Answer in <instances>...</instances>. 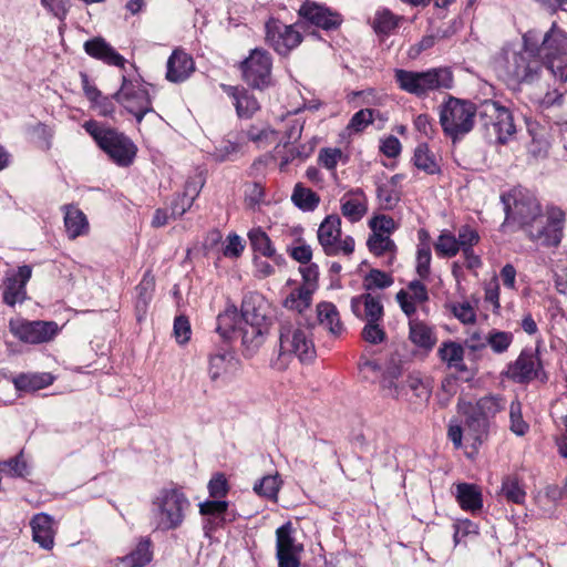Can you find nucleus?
Masks as SVG:
<instances>
[{
	"label": "nucleus",
	"instance_id": "64",
	"mask_svg": "<svg viewBox=\"0 0 567 567\" xmlns=\"http://www.w3.org/2000/svg\"><path fill=\"white\" fill-rule=\"evenodd\" d=\"M342 157L340 148H322L319 153V163L329 171H333Z\"/></svg>",
	"mask_w": 567,
	"mask_h": 567
},
{
	"label": "nucleus",
	"instance_id": "34",
	"mask_svg": "<svg viewBox=\"0 0 567 567\" xmlns=\"http://www.w3.org/2000/svg\"><path fill=\"white\" fill-rule=\"evenodd\" d=\"M200 186L194 181H187L184 192L178 194L172 202L171 215L174 218L183 216L193 206L199 195Z\"/></svg>",
	"mask_w": 567,
	"mask_h": 567
},
{
	"label": "nucleus",
	"instance_id": "27",
	"mask_svg": "<svg viewBox=\"0 0 567 567\" xmlns=\"http://www.w3.org/2000/svg\"><path fill=\"white\" fill-rule=\"evenodd\" d=\"M353 315L367 322L383 320V306L379 297L371 293H362L351 299Z\"/></svg>",
	"mask_w": 567,
	"mask_h": 567
},
{
	"label": "nucleus",
	"instance_id": "26",
	"mask_svg": "<svg viewBox=\"0 0 567 567\" xmlns=\"http://www.w3.org/2000/svg\"><path fill=\"white\" fill-rule=\"evenodd\" d=\"M241 320L244 326L269 329V318L265 311V302L258 295L245 297L241 303Z\"/></svg>",
	"mask_w": 567,
	"mask_h": 567
},
{
	"label": "nucleus",
	"instance_id": "63",
	"mask_svg": "<svg viewBox=\"0 0 567 567\" xmlns=\"http://www.w3.org/2000/svg\"><path fill=\"white\" fill-rule=\"evenodd\" d=\"M300 272L303 280L301 286L315 292L318 288V266L316 264H306L305 266L300 267Z\"/></svg>",
	"mask_w": 567,
	"mask_h": 567
},
{
	"label": "nucleus",
	"instance_id": "9",
	"mask_svg": "<svg viewBox=\"0 0 567 567\" xmlns=\"http://www.w3.org/2000/svg\"><path fill=\"white\" fill-rule=\"evenodd\" d=\"M538 51L551 74L560 82L567 81V32L556 22L544 34Z\"/></svg>",
	"mask_w": 567,
	"mask_h": 567
},
{
	"label": "nucleus",
	"instance_id": "16",
	"mask_svg": "<svg viewBox=\"0 0 567 567\" xmlns=\"http://www.w3.org/2000/svg\"><path fill=\"white\" fill-rule=\"evenodd\" d=\"M10 331L25 343H43L50 341L58 331V326L49 321L11 320Z\"/></svg>",
	"mask_w": 567,
	"mask_h": 567
},
{
	"label": "nucleus",
	"instance_id": "29",
	"mask_svg": "<svg viewBox=\"0 0 567 567\" xmlns=\"http://www.w3.org/2000/svg\"><path fill=\"white\" fill-rule=\"evenodd\" d=\"M64 227L70 239H75L89 233L90 225L86 215L74 205H64Z\"/></svg>",
	"mask_w": 567,
	"mask_h": 567
},
{
	"label": "nucleus",
	"instance_id": "48",
	"mask_svg": "<svg viewBox=\"0 0 567 567\" xmlns=\"http://www.w3.org/2000/svg\"><path fill=\"white\" fill-rule=\"evenodd\" d=\"M437 255L444 258H452L460 251L457 247L456 236L450 230H443L434 244Z\"/></svg>",
	"mask_w": 567,
	"mask_h": 567
},
{
	"label": "nucleus",
	"instance_id": "59",
	"mask_svg": "<svg viewBox=\"0 0 567 567\" xmlns=\"http://www.w3.org/2000/svg\"><path fill=\"white\" fill-rule=\"evenodd\" d=\"M382 321L367 322L362 329L361 336L365 342L371 344H379L386 339L385 330L383 329Z\"/></svg>",
	"mask_w": 567,
	"mask_h": 567
},
{
	"label": "nucleus",
	"instance_id": "11",
	"mask_svg": "<svg viewBox=\"0 0 567 567\" xmlns=\"http://www.w3.org/2000/svg\"><path fill=\"white\" fill-rule=\"evenodd\" d=\"M318 241L328 256H349L354 250V239L347 235L342 236L341 218L336 215H328L319 225L317 231Z\"/></svg>",
	"mask_w": 567,
	"mask_h": 567
},
{
	"label": "nucleus",
	"instance_id": "54",
	"mask_svg": "<svg viewBox=\"0 0 567 567\" xmlns=\"http://www.w3.org/2000/svg\"><path fill=\"white\" fill-rule=\"evenodd\" d=\"M393 284L391 275L379 269L370 270L363 279V288L365 290L384 289Z\"/></svg>",
	"mask_w": 567,
	"mask_h": 567
},
{
	"label": "nucleus",
	"instance_id": "12",
	"mask_svg": "<svg viewBox=\"0 0 567 567\" xmlns=\"http://www.w3.org/2000/svg\"><path fill=\"white\" fill-rule=\"evenodd\" d=\"M502 202L504 203L506 221L511 219L517 221L523 230H525L527 224L543 213L536 197L527 192L513 190L508 195H503Z\"/></svg>",
	"mask_w": 567,
	"mask_h": 567
},
{
	"label": "nucleus",
	"instance_id": "56",
	"mask_svg": "<svg viewBox=\"0 0 567 567\" xmlns=\"http://www.w3.org/2000/svg\"><path fill=\"white\" fill-rule=\"evenodd\" d=\"M509 420H511V431L518 435L523 436L527 433L529 426L523 420L522 414V404L518 401H513L509 405Z\"/></svg>",
	"mask_w": 567,
	"mask_h": 567
},
{
	"label": "nucleus",
	"instance_id": "39",
	"mask_svg": "<svg viewBox=\"0 0 567 567\" xmlns=\"http://www.w3.org/2000/svg\"><path fill=\"white\" fill-rule=\"evenodd\" d=\"M312 295V291L302 286H299L291 290L290 293L285 298L284 307L288 310L302 313L311 306Z\"/></svg>",
	"mask_w": 567,
	"mask_h": 567
},
{
	"label": "nucleus",
	"instance_id": "33",
	"mask_svg": "<svg viewBox=\"0 0 567 567\" xmlns=\"http://www.w3.org/2000/svg\"><path fill=\"white\" fill-rule=\"evenodd\" d=\"M290 199L291 203L303 213L315 212L321 202L320 196L302 183H297L293 186Z\"/></svg>",
	"mask_w": 567,
	"mask_h": 567
},
{
	"label": "nucleus",
	"instance_id": "44",
	"mask_svg": "<svg viewBox=\"0 0 567 567\" xmlns=\"http://www.w3.org/2000/svg\"><path fill=\"white\" fill-rule=\"evenodd\" d=\"M528 122V132L532 135V143L529 145V153L535 157H543L548 153L550 142L545 128H538Z\"/></svg>",
	"mask_w": 567,
	"mask_h": 567
},
{
	"label": "nucleus",
	"instance_id": "15",
	"mask_svg": "<svg viewBox=\"0 0 567 567\" xmlns=\"http://www.w3.org/2000/svg\"><path fill=\"white\" fill-rule=\"evenodd\" d=\"M297 24H285L278 19L266 22V42L279 54L286 55L297 48L301 41V33L296 29Z\"/></svg>",
	"mask_w": 567,
	"mask_h": 567
},
{
	"label": "nucleus",
	"instance_id": "37",
	"mask_svg": "<svg viewBox=\"0 0 567 567\" xmlns=\"http://www.w3.org/2000/svg\"><path fill=\"white\" fill-rule=\"evenodd\" d=\"M241 331H243L241 343L244 347V352L247 357H251L264 344L265 338H266L269 329L243 326Z\"/></svg>",
	"mask_w": 567,
	"mask_h": 567
},
{
	"label": "nucleus",
	"instance_id": "23",
	"mask_svg": "<svg viewBox=\"0 0 567 567\" xmlns=\"http://www.w3.org/2000/svg\"><path fill=\"white\" fill-rule=\"evenodd\" d=\"M395 299L401 310L409 317L415 315L417 306L424 303L429 299L427 289L424 284L419 280L411 281L406 289H401Z\"/></svg>",
	"mask_w": 567,
	"mask_h": 567
},
{
	"label": "nucleus",
	"instance_id": "19",
	"mask_svg": "<svg viewBox=\"0 0 567 567\" xmlns=\"http://www.w3.org/2000/svg\"><path fill=\"white\" fill-rule=\"evenodd\" d=\"M299 14L311 24L323 30H334L342 22L338 12L316 2H305L299 9Z\"/></svg>",
	"mask_w": 567,
	"mask_h": 567
},
{
	"label": "nucleus",
	"instance_id": "58",
	"mask_svg": "<svg viewBox=\"0 0 567 567\" xmlns=\"http://www.w3.org/2000/svg\"><path fill=\"white\" fill-rule=\"evenodd\" d=\"M457 247L460 250H467L473 248L480 241V235L473 227L463 225L457 230Z\"/></svg>",
	"mask_w": 567,
	"mask_h": 567
},
{
	"label": "nucleus",
	"instance_id": "35",
	"mask_svg": "<svg viewBox=\"0 0 567 567\" xmlns=\"http://www.w3.org/2000/svg\"><path fill=\"white\" fill-rule=\"evenodd\" d=\"M456 499L460 506L465 511L475 512L482 508L483 499L481 489L468 483H460L456 485Z\"/></svg>",
	"mask_w": 567,
	"mask_h": 567
},
{
	"label": "nucleus",
	"instance_id": "28",
	"mask_svg": "<svg viewBox=\"0 0 567 567\" xmlns=\"http://www.w3.org/2000/svg\"><path fill=\"white\" fill-rule=\"evenodd\" d=\"M32 540L41 548L50 550L54 546L55 529L53 518L47 513H38L30 520Z\"/></svg>",
	"mask_w": 567,
	"mask_h": 567
},
{
	"label": "nucleus",
	"instance_id": "22",
	"mask_svg": "<svg viewBox=\"0 0 567 567\" xmlns=\"http://www.w3.org/2000/svg\"><path fill=\"white\" fill-rule=\"evenodd\" d=\"M342 216L350 223L360 221L368 213V198L361 188L351 189L340 198Z\"/></svg>",
	"mask_w": 567,
	"mask_h": 567
},
{
	"label": "nucleus",
	"instance_id": "7",
	"mask_svg": "<svg viewBox=\"0 0 567 567\" xmlns=\"http://www.w3.org/2000/svg\"><path fill=\"white\" fill-rule=\"evenodd\" d=\"M565 213L558 207H550L527 224L524 233L536 245L557 247L564 236Z\"/></svg>",
	"mask_w": 567,
	"mask_h": 567
},
{
	"label": "nucleus",
	"instance_id": "5",
	"mask_svg": "<svg viewBox=\"0 0 567 567\" xmlns=\"http://www.w3.org/2000/svg\"><path fill=\"white\" fill-rule=\"evenodd\" d=\"M190 503L179 488H163L153 501V518L156 529L172 530L178 528Z\"/></svg>",
	"mask_w": 567,
	"mask_h": 567
},
{
	"label": "nucleus",
	"instance_id": "43",
	"mask_svg": "<svg viewBox=\"0 0 567 567\" xmlns=\"http://www.w3.org/2000/svg\"><path fill=\"white\" fill-rule=\"evenodd\" d=\"M439 355L449 367L460 369L464 365V349L460 343L443 342L439 349Z\"/></svg>",
	"mask_w": 567,
	"mask_h": 567
},
{
	"label": "nucleus",
	"instance_id": "31",
	"mask_svg": "<svg viewBox=\"0 0 567 567\" xmlns=\"http://www.w3.org/2000/svg\"><path fill=\"white\" fill-rule=\"evenodd\" d=\"M317 317L320 326L333 336H340L344 328L339 311L332 302L322 301L317 305Z\"/></svg>",
	"mask_w": 567,
	"mask_h": 567
},
{
	"label": "nucleus",
	"instance_id": "42",
	"mask_svg": "<svg viewBox=\"0 0 567 567\" xmlns=\"http://www.w3.org/2000/svg\"><path fill=\"white\" fill-rule=\"evenodd\" d=\"M398 177V175L393 176L389 182L378 186L377 196L383 209H393L400 200V193L396 189Z\"/></svg>",
	"mask_w": 567,
	"mask_h": 567
},
{
	"label": "nucleus",
	"instance_id": "40",
	"mask_svg": "<svg viewBox=\"0 0 567 567\" xmlns=\"http://www.w3.org/2000/svg\"><path fill=\"white\" fill-rule=\"evenodd\" d=\"M235 365L234 355L228 352H218L209 357L208 373L213 381L224 377Z\"/></svg>",
	"mask_w": 567,
	"mask_h": 567
},
{
	"label": "nucleus",
	"instance_id": "18",
	"mask_svg": "<svg viewBox=\"0 0 567 567\" xmlns=\"http://www.w3.org/2000/svg\"><path fill=\"white\" fill-rule=\"evenodd\" d=\"M32 276V267L23 265L17 270H8L3 278L2 300L7 306L14 307L27 299V284Z\"/></svg>",
	"mask_w": 567,
	"mask_h": 567
},
{
	"label": "nucleus",
	"instance_id": "21",
	"mask_svg": "<svg viewBox=\"0 0 567 567\" xmlns=\"http://www.w3.org/2000/svg\"><path fill=\"white\" fill-rule=\"evenodd\" d=\"M83 49L87 55L105 64L123 69L126 60L102 37H95L84 42Z\"/></svg>",
	"mask_w": 567,
	"mask_h": 567
},
{
	"label": "nucleus",
	"instance_id": "50",
	"mask_svg": "<svg viewBox=\"0 0 567 567\" xmlns=\"http://www.w3.org/2000/svg\"><path fill=\"white\" fill-rule=\"evenodd\" d=\"M502 494L508 502L514 504H523L526 498L524 488L514 476H507L503 480Z\"/></svg>",
	"mask_w": 567,
	"mask_h": 567
},
{
	"label": "nucleus",
	"instance_id": "32",
	"mask_svg": "<svg viewBox=\"0 0 567 567\" xmlns=\"http://www.w3.org/2000/svg\"><path fill=\"white\" fill-rule=\"evenodd\" d=\"M409 337L419 348L432 349L436 343V336L432 327L419 319L410 318Z\"/></svg>",
	"mask_w": 567,
	"mask_h": 567
},
{
	"label": "nucleus",
	"instance_id": "61",
	"mask_svg": "<svg viewBox=\"0 0 567 567\" xmlns=\"http://www.w3.org/2000/svg\"><path fill=\"white\" fill-rule=\"evenodd\" d=\"M369 226L372 234H383L390 236L396 229L394 219L386 215H378L370 219Z\"/></svg>",
	"mask_w": 567,
	"mask_h": 567
},
{
	"label": "nucleus",
	"instance_id": "24",
	"mask_svg": "<svg viewBox=\"0 0 567 567\" xmlns=\"http://www.w3.org/2000/svg\"><path fill=\"white\" fill-rule=\"evenodd\" d=\"M195 71L193 58L181 49H175L167 60L166 79L173 83L187 80Z\"/></svg>",
	"mask_w": 567,
	"mask_h": 567
},
{
	"label": "nucleus",
	"instance_id": "62",
	"mask_svg": "<svg viewBox=\"0 0 567 567\" xmlns=\"http://www.w3.org/2000/svg\"><path fill=\"white\" fill-rule=\"evenodd\" d=\"M153 280L147 279L146 276L142 279V281L136 287V290L138 292L137 301H136V309L138 311L145 310L150 300L152 299V289H153Z\"/></svg>",
	"mask_w": 567,
	"mask_h": 567
},
{
	"label": "nucleus",
	"instance_id": "17",
	"mask_svg": "<svg viewBox=\"0 0 567 567\" xmlns=\"http://www.w3.org/2000/svg\"><path fill=\"white\" fill-rule=\"evenodd\" d=\"M483 116L488 118L492 134L495 135L498 143L505 144L516 133L512 113L498 102H486Z\"/></svg>",
	"mask_w": 567,
	"mask_h": 567
},
{
	"label": "nucleus",
	"instance_id": "1",
	"mask_svg": "<svg viewBox=\"0 0 567 567\" xmlns=\"http://www.w3.org/2000/svg\"><path fill=\"white\" fill-rule=\"evenodd\" d=\"M540 55L537 33L529 30L523 35L520 51H506L504 64L506 75L518 83L533 82L542 71Z\"/></svg>",
	"mask_w": 567,
	"mask_h": 567
},
{
	"label": "nucleus",
	"instance_id": "3",
	"mask_svg": "<svg viewBox=\"0 0 567 567\" xmlns=\"http://www.w3.org/2000/svg\"><path fill=\"white\" fill-rule=\"evenodd\" d=\"M394 79L402 91L416 96H424L431 91L451 90L454 85L452 70L446 66L421 72L396 69Z\"/></svg>",
	"mask_w": 567,
	"mask_h": 567
},
{
	"label": "nucleus",
	"instance_id": "52",
	"mask_svg": "<svg viewBox=\"0 0 567 567\" xmlns=\"http://www.w3.org/2000/svg\"><path fill=\"white\" fill-rule=\"evenodd\" d=\"M370 252L375 256H382L386 252L395 251V244L388 235L371 234L367 241Z\"/></svg>",
	"mask_w": 567,
	"mask_h": 567
},
{
	"label": "nucleus",
	"instance_id": "36",
	"mask_svg": "<svg viewBox=\"0 0 567 567\" xmlns=\"http://www.w3.org/2000/svg\"><path fill=\"white\" fill-rule=\"evenodd\" d=\"M53 383L51 373H21L13 379V384L19 391H38Z\"/></svg>",
	"mask_w": 567,
	"mask_h": 567
},
{
	"label": "nucleus",
	"instance_id": "6",
	"mask_svg": "<svg viewBox=\"0 0 567 567\" xmlns=\"http://www.w3.org/2000/svg\"><path fill=\"white\" fill-rule=\"evenodd\" d=\"M474 103L449 96L440 106V124L444 134L456 142L468 134L475 124Z\"/></svg>",
	"mask_w": 567,
	"mask_h": 567
},
{
	"label": "nucleus",
	"instance_id": "60",
	"mask_svg": "<svg viewBox=\"0 0 567 567\" xmlns=\"http://www.w3.org/2000/svg\"><path fill=\"white\" fill-rule=\"evenodd\" d=\"M431 248L427 243H421L416 251V272L421 278H427L431 265Z\"/></svg>",
	"mask_w": 567,
	"mask_h": 567
},
{
	"label": "nucleus",
	"instance_id": "49",
	"mask_svg": "<svg viewBox=\"0 0 567 567\" xmlns=\"http://www.w3.org/2000/svg\"><path fill=\"white\" fill-rule=\"evenodd\" d=\"M240 318L237 308L231 306L217 317V332L227 338L236 329Z\"/></svg>",
	"mask_w": 567,
	"mask_h": 567
},
{
	"label": "nucleus",
	"instance_id": "13",
	"mask_svg": "<svg viewBox=\"0 0 567 567\" xmlns=\"http://www.w3.org/2000/svg\"><path fill=\"white\" fill-rule=\"evenodd\" d=\"M296 529L287 522L276 529V558L278 567H300L303 544L295 537Z\"/></svg>",
	"mask_w": 567,
	"mask_h": 567
},
{
	"label": "nucleus",
	"instance_id": "8",
	"mask_svg": "<svg viewBox=\"0 0 567 567\" xmlns=\"http://www.w3.org/2000/svg\"><path fill=\"white\" fill-rule=\"evenodd\" d=\"M279 355H295L301 362H309L316 357L311 330L288 320L280 323Z\"/></svg>",
	"mask_w": 567,
	"mask_h": 567
},
{
	"label": "nucleus",
	"instance_id": "45",
	"mask_svg": "<svg viewBox=\"0 0 567 567\" xmlns=\"http://www.w3.org/2000/svg\"><path fill=\"white\" fill-rule=\"evenodd\" d=\"M282 482L278 474L266 475L255 483L254 492L259 496L266 497L274 502L278 498V493Z\"/></svg>",
	"mask_w": 567,
	"mask_h": 567
},
{
	"label": "nucleus",
	"instance_id": "51",
	"mask_svg": "<svg viewBox=\"0 0 567 567\" xmlns=\"http://www.w3.org/2000/svg\"><path fill=\"white\" fill-rule=\"evenodd\" d=\"M247 137L255 143L257 147L265 148L277 140V133L269 126H250L247 131Z\"/></svg>",
	"mask_w": 567,
	"mask_h": 567
},
{
	"label": "nucleus",
	"instance_id": "20",
	"mask_svg": "<svg viewBox=\"0 0 567 567\" xmlns=\"http://www.w3.org/2000/svg\"><path fill=\"white\" fill-rule=\"evenodd\" d=\"M542 364L536 353L523 350L518 358L508 367V377L516 382H529L538 377Z\"/></svg>",
	"mask_w": 567,
	"mask_h": 567
},
{
	"label": "nucleus",
	"instance_id": "4",
	"mask_svg": "<svg viewBox=\"0 0 567 567\" xmlns=\"http://www.w3.org/2000/svg\"><path fill=\"white\" fill-rule=\"evenodd\" d=\"M460 411L465 415V425L474 441L482 443L487 436L491 421L505 408V401L498 395H485L475 403H458Z\"/></svg>",
	"mask_w": 567,
	"mask_h": 567
},
{
	"label": "nucleus",
	"instance_id": "41",
	"mask_svg": "<svg viewBox=\"0 0 567 567\" xmlns=\"http://www.w3.org/2000/svg\"><path fill=\"white\" fill-rule=\"evenodd\" d=\"M403 20V17L395 16L389 9H382L375 13L373 29L378 34L388 35L398 29Z\"/></svg>",
	"mask_w": 567,
	"mask_h": 567
},
{
	"label": "nucleus",
	"instance_id": "57",
	"mask_svg": "<svg viewBox=\"0 0 567 567\" xmlns=\"http://www.w3.org/2000/svg\"><path fill=\"white\" fill-rule=\"evenodd\" d=\"M486 341L487 346H489L495 353H503L512 344L513 334L506 331L493 330L486 337Z\"/></svg>",
	"mask_w": 567,
	"mask_h": 567
},
{
	"label": "nucleus",
	"instance_id": "47",
	"mask_svg": "<svg viewBox=\"0 0 567 567\" xmlns=\"http://www.w3.org/2000/svg\"><path fill=\"white\" fill-rule=\"evenodd\" d=\"M248 238L255 251L269 258L275 256L276 249L268 235L261 228L251 229L248 233Z\"/></svg>",
	"mask_w": 567,
	"mask_h": 567
},
{
	"label": "nucleus",
	"instance_id": "14",
	"mask_svg": "<svg viewBox=\"0 0 567 567\" xmlns=\"http://www.w3.org/2000/svg\"><path fill=\"white\" fill-rule=\"evenodd\" d=\"M272 61L264 49H254L241 62L243 78L252 87L262 89L271 82Z\"/></svg>",
	"mask_w": 567,
	"mask_h": 567
},
{
	"label": "nucleus",
	"instance_id": "30",
	"mask_svg": "<svg viewBox=\"0 0 567 567\" xmlns=\"http://www.w3.org/2000/svg\"><path fill=\"white\" fill-rule=\"evenodd\" d=\"M153 559L152 543L142 538L126 556L116 559V567H145Z\"/></svg>",
	"mask_w": 567,
	"mask_h": 567
},
{
	"label": "nucleus",
	"instance_id": "46",
	"mask_svg": "<svg viewBox=\"0 0 567 567\" xmlns=\"http://www.w3.org/2000/svg\"><path fill=\"white\" fill-rule=\"evenodd\" d=\"M414 165L427 174H435L440 172V166L435 156L430 152L426 144H420L413 156Z\"/></svg>",
	"mask_w": 567,
	"mask_h": 567
},
{
	"label": "nucleus",
	"instance_id": "2",
	"mask_svg": "<svg viewBox=\"0 0 567 567\" xmlns=\"http://www.w3.org/2000/svg\"><path fill=\"white\" fill-rule=\"evenodd\" d=\"M83 128L115 164L126 167L133 163L137 148L125 134L94 120L85 121Z\"/></svg>",
	"mask_w": 567,
	"mask_h": 567
},
{
	"label": "nucleus",
	"instance_id": "10",
	"mask_svg": "<svg viewBox=\"0 0 567 567\" xmlns=\"http://www.w3.org/2000/svg\"><path fill=\"white\" fill-rule=\"evenodd\" d=\"M113 97L138 124L146 114L155 113L147 86L140 79H127L123 75L121 87Z\"/></svg>",
	"mask_w": 567,
	"mask_h": 567
},
{
	"label": "nucleus",
	"instance_id": "53",
	"mask_svg": "<svg viewBox=\"0 0 567 567\" xmlns=\"http://www.w3.org/2000/svg\"><path fill=\"white\" fill-rule=\"evenodd\" d=\"M0 471H6L12 476L24 477L30 473L29 463L21 451L13 458L0 463Z\"/></svg>",
	"mask_w": 567,
	"mask_h": 567
},
{
	"label": "nucleus",
	"instance_id": "25",
	"mask_svg": "<svg viewBox=\"0 0 567 567\" xmlns=\"http://www.w3.org/2000/svg\"><path fill=\"white\" fill-rule=\"evenodd\" d=\"M221 89L231 97L238 117L250 118L260 109L258 100L248 90L226 84H221Z\"/></svg>",
	"mask_w": 567,
	"mask_h": 567
},
{
	"label": "nucleus",
	"instance_id": "38",
	"mask_svg": "<svg viewBox=\"0 0 567 567\" xmlns=\"http://www.w3.org/2000/svg\"><path fill=\"white\" fill-rule=\"evenodd\" d=\"M401 374V369L398 365H389L380 373V386L384 396L399 399L402 388L398 384V380Z\"/></svg>",
	"mask_w": 567,
	"mask_h": 567
},
{
	"label": "nucleus",
	"instance_id": "55",
	"mask_svg": "<svg viewBox=\"0 0 567 567\" xmlns=\"http://www.w3.org/2000/svg\"><path fill=\"white\" fill-rule=\"evenodd\" d=\"M375 114H379V112L372 109L360 110L352 115L347 128L350 132H362L368 125L373 123Z\"/></svg>",
	"mask_w": 567,
	"mask_h": 567
}]
</instances>
